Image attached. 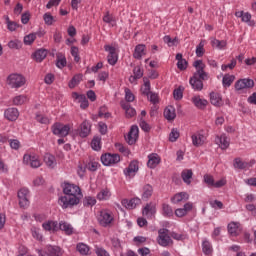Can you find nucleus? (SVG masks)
Instances as JSON below:
<instances>
[{"label": "nucleus", "mask_w": 256, "mask_h": 256, "mask_svg": "<svg viewBox=\"0 0 256 256\" xmlns=\"http://www.w3.org/2000/svg\"><path fill=\"white\" fill-rule=\"evenodd\" d=\"M62 189L64 196H61L58 199V203L62 209L75 207V205L81 202V199L83 198V192H81V188L79 186L69 182H64Z\"/></svg>", "instance_id": "nucleus-1"}, {"label": "nucleus", "mask_w": 256, "mask_h": 256, "mask_svg": "<svg viewBox=\"0 0 256 256\" xmlns=\"http://www.w3.org/2000/svg\"><path fill=\"white\" fill-rule=\"evenodd\" d=\"M196 72L190 78L189 83L194 91H203V81L208 79V74L205 72V64L203 60H196L193 63Z\"/></svg>", "instance_id": "nucleus-2"}, {"label": "nucleus", "mask_w": 256, "mask_h": 256, "mask_svg": "<svg viewBox=\"0 0 256 256\" xmlns=\"http://www.w3.org/2000/svg\"><path fill=\"white\" fill-rule=\"evenodd\" d=\"M6 83L10 89H15V91H17L26 85L27 79L22 74L12 73L7 77Z\"/></svg>", "instance_id": "nucleus-3"}, {"label": "nucleus", "mask_w": 256, "mask_h": 256, "mask_svg": "<svg viewBox=\"0 0 256 256\" xmlns=\"http://www.w3.org/2000/svg\"><path fill=\"white\" fill-rule=\"evenodd\" d=\"M98 223L102 227H111L113 221H115V217L113 216V212L111 210L103 209L98 214Z\"/></svg>", "instance_id": "nucleus-4"}, {"label": "nucleus", "mask_w": 256, "mask_h": 256, "mask_svg": "<svg viewBox=\"0 0 256 256\" xmlns=\"http://www.w3.org/2000/svg\"><path fill=\"white\" fill-rule=\"evenodd\" d=\"M52 133L57 137H67L69 131H71V124H63L61 122H56L52 125Z\"/></svg>", "instance_id": "nucleus-5"}, {"label": "nucleus", "mask_w": 256, "mask_h": 256, "mask_svg": "<svg viewBox=\"0 0 256 256\" xmlns=\"http://www.w3.org/2000/svg\"><path fill=\"white\" fill-rule=\"evenodd\" d=\"M157 243L160 247H169V245H173V239L169 236V230L166 228L158 230Z\"/></svg>", "instance_id": "nucleus-6"}, {"label": "nucleus", "mask_w": 256, "mask_h": 256, "mask_svg": "<svg viewBox=\"0 0 256 256\" xmlns=\"http://www.w3.org/2000/svg\"><path fill=\"white\" fill-rule=\"evenodd\" d=\"M23 164L29 165V167H32V169H39L41 166V160L35 153H26L23 156Z\"/></svg>", "instance_id": "nucleus-7"}, {"label": "nucleus", "mask_w": 256, "mask_h": 256, "mask_svg": "<svg viewBox=\"0 0 256 256\" xmlns=\"http://www.w3.org/2000/svg\"><path fill=\"white\" fill-rule=\"evenodd\" d=\"M100 159H101V163L105 167H113L121 161V156H119V154L106 153V154H103Z\"/></svg>", "instance_id": "nucleus-8"}, {"label": "nucleus", "mask_w": 256, "mask_h": 256, "mask_svg": "<svg viewBox=\"0 0 256 256\" xmlns=\"http://www.w3.org/2000/svg\"><path fill=\"white\" fill-rule=\"evenodd\" d=\"M236 91H243L244 89H253L255 87V81L251 78H242L236 81L235 85Z\"/></svg>", "instance_id": "nucleus-9"}, {"label": "nucleus", "mask_w": 256, "mask_h": 256, "mask_svg": "<svg viewBox=\"0 0 256 256\" xmlns=\"http://www.w3.org/2000/svg\"><path fill=\"white\" fill-rule=\"evenodd\" d=\"M191 139L194 147H203L207 142V135L203 131H197L191 135Z\"/></svg>", "instance_id": "nucleus-10"}, {"label": "nucleus", "mask_w": 256, "mask_h": 256, "mask_svg": "<svg viewBox=\"0 0 256 256\" xmlns=\"http://www.w3.org/2000/svg\"><path fill=\"white\" fill-rule=\"evenodd\" d=\"M139 172V162L137 160H133L130 162L127 168L123 170V173L127 179H133L135 175Z\"/></svg>", "instance_id": "nucleus-11"}, {"label": "nucleus", "mask_w": 256, "mask_h": 256, "mask_svg": "<svg viewBox=\"0 0 256 256\" xmlns=\"http://www.w3.org/2000/svg\"><path fill=\"white\" fill-rule=\"evenodd\" d=\"M215 143L222 149V151H225L229 149V146L231 145V139L227 137V134L222 133L215 137Z\"/></svg>", "instance_id": "nucleus-12"}, {"label": "nucleus", "mask_w": 256, "mask_h": 256, "mask_svg": "<svg viewBox=\"0 0 256 256\" xmlns=\"http://www.w3.org/2000/svg\"><path fill=\"white\" fill-rule=\"evenodd\" d=\"M104 50L108 53L107 61L109 65H116L119 57L117 56L115 47L111 45H105Z\"/></svg>", "instance_id": "nucleus-13"}, {"label": "nucleus", "mask_w": 256, "mask_h": 256, "mask_svg": "<svg viewBox=\"0 0 256 256\" xmlns=\"http://www.w3.org/2000/svg\"><path fill=\"white\" fill-rule=\"evenodd\" d=\"M18 199L20 207H29V189L21 188L18 191Z\"/></svg>", "instance_id": "nucleus-14"}, {"label": "nucleus", "mask_w": 256, "mask_h": 256, "mask_svg": "<svg viewBox=\"0 0 256 256\" xmlns=\"http://www.w3.org/2000/svg\"><path fill=\"white\" fill-rule=\"evenodd\" d=\"M137 139H139V127L137 125H133L126 137V141L128 145H135V143H137Z\"/></svg>", "instance_id": "nucleus-15"}, {"label": "nucleus", "mask_w": 256, "mask_h": 256, "mask_svg": "<svg viewBox=\"0 0 256 256\" xmlns=\"http://www.w3.org/2000/svg\"><path fill=\"white\" fill-rule=\"evenodd\" d=\"M91 135V122L84 120L79 126V136L82 138L89 137Z\"/></svg>", "instance_id": "nucleus-16"}, {"label": "nucleus", "mask_w": 256, "mask_h": 256, "mask_svg": "<svg viewBox=\"0 0 256 256\" xmlns=\"http://www.w3.org/2000/svg\"><path fill=\"white\" fill-rule=\"evenodd\" d=\"M42 229L49 233H57V231H59V222L55 220H47L42 224Z\"/></svg>", "instance_id": "nucleus-17"}, {"label": "nucleus", "mask_w": 256, "mask_h": 256, "mask_svg": "<svg viewBox=\"0 0 256 256\" xmlns=\"http://www.w3.org/2000/svg\"><path fill=\"white\" fill-rule=\"evenodd\" d=\"M159 163H161V157L159 154L151 153L148 155L147 167H149V169H155Z\"/></svg>", "instance_id": "nucleus-18"}, {"label": "nucleus", "mask_w": 256, "mask_h": 256, "mask_svg": "<svg viewBox=\"0 0 256 256\" xmlns=\"http://www.w3.org/2000/svg\"><path fill=\"white\" fill-rule=\"evenodd\" d=\"M228 233L231 237H237L241 233V224L239 222H230L227 226Z\"/></svg>", "instance_id": "nucleus-19"}, {"label": "nucleus", "mask_w": 256, "mask_h": 256, "mask_svg": "<svg viewBox=\"0 0 256 256\" xmlns=\"http://www.w3.org/2000/svg\"><path fill=\"white\" fill-rule=\"evenodd\" d=\"M189 211H193V204L191 202L184 204L183 208H177L175 210V215L176 217H185Z\"/></svg>", "instance_id": "nucleus-20"}, {"label": "nucleus", "mask_w": 256, "mask_h": 256, "mask_svg": "<svg viewBox=\"0 0 256 256\" xmlns=\"http://www.w3.org/2000/svg\"><path fill=\"white\" fill-rule=\"evenodd\" d=\"M210 103L211 105H214V107H223L224 102L221 94L217 92L210 93Z\"/></svg>", "instance_id": "nucleus-21"}, {"label": "nucleus", "mask_w": 256, "mask_h": 256, "mask_svg": "<svg viewBox=\"0 0 256 256\" xmlns=\"http://www.w3.org/2000/svg\"><path fill=\"white\" fill-rule=\"evenodd\" d=\"M4 117L8 121H17L19 119V110L17 108H8L4 111Z\"/></svg>", "instance_id": "nucleus-22"}, {"label": "nucleus", "mask_w": 256, "mask_h": 256, "mask_svg": "<svg viewBox=\"0 0 256 256\" xmlns=\"http://www.w3.org/2000/svg\"><path fill=\"white\" fill-rule=\"evenodd\" d=\"M121 204L123 205V207H125L126 209H135L137 207V205H141V200L139 198H132L130 200L128 199H123L121 201Z\"/></svg>", "instance_id": "nucleus-23"}, {"label": "nucleus", "mask_w": 256, "mask_h": 256, "mask_svg": "<svg viewBox=\"0 0 256 256\" xmlns=\"http://www.w3.org/2000/svg\"><path fill=\"white\" fill-rule=\"evenodd\" d=\"M59 231H63L65 235H73L74 228L73 225H71L69 222L60 221L58 224Z\"/></svg>", "instance_id": "nucleus-24"}, {"label": "nucleus", "mask_w": 256, "mask_h": 256, "mask_svg": "<svg viewBox=\"0 0 256 256\" xmlns=\"http://www.w3.org/2000/svg\"><path fill=\"white\" fill-rule=\"evenodd\" d=\"M171 201L172 203H174V205H177V203H183V201H189V193L187 192L177 193L171 198Z\"/></svg>", "instance_id": "nucleus-25"}, {"label": "nucleus", "mask_w": 256, "mask_h": 256, "mask_svg": "<svg viewBox=\"0 0 256 256\" xmlns=\"http://www.w3.org/2000/svg\"><path fill=\"white\" fill-rule=\"evenodd\" d=\"M153 195V186L151 184H146L142 187V200L148 201V199H151Z\"/></svg>", "instance_id": "nucleus-26"}, {"label": "nucleus", "mask_w": 256, "mask_h": 256, "mask_svg": "<svg viewBox=\"0 0 256 256\" xmlns=\"http://www.w3.org/2000/svg\"><path fill=\"white\" fill-rule=\"evenodd\" d=\"M191 101L197 109H205L208 104L207 100L201 98L199 95L193 96Z\"/></svg>", "instance_id": "nucleus-27"}, {"label": "nucleus", "mask_w": 256, "mask_h": 256, "mask_svg": "<svg viewBox=\"0 0 256 256\" xmlns=\"http://www.w3.org/2000/svg\"><path fill=\"white\" fill-rule=\"evenodd\" d=\"M142 213L145 217H153L157 213V206L151 202L144 207Z\"/></svg>", "instance_id": "nucleus-28"}, {"label": "nucleus", "mask_w": 256, "mask_h": 256, "mask_svg": "<svg viewBox=\"0 0 256 256\" xmlns=\"http://www.w3.org/2000/svg\"><path fill=\"white\" fill-rule=\"evenodd\" d=\"M121 107L122 109H124L126 117H135V115H137V111L135 110V108L131 107V104L122 101Z\"/></svg>", "instance_id": "nucleus-29"}, {"label": "nucleus", "mask_w": 256, "mask_h": 256, "mask_svg": "<svg viewBox=\"0 0 256 256\" xmlns=\"http://www.w3.org/2000/svg\"><path fill=\"white\" fill-rule=\"evenodd\" d=\"M44 163L49 167L50 169H55L57 166V161L55 160V156H53L50 153H46L44 155Z\"/></svg>", "instance_id": "nucleus-30"}, {"label": "nucleus", "mask_w": 256, "mask_h": 256, "mask_svg": "<svg viewBox=\"0 0 256 256\" xmlns=\"http://www.w3.org/2000/svg\"><path fill=\"white\" fill-rule=\"evenodd\" d=\"M145 49H146L145 44H138L134 49V53H133L134 59H142L145 55Z\"/></svg>", "instance_id": "nucleus-31"}, {"label": "nucleus", "mask_w": 256, "mask_h": 256, "mask_svg": "<svg viewBox=\"0 0 256 256\" xmlns=\"http://www.w3.org/2000/svg\"><path fill=\"white\" fill-rule=\"evenodd\" d=\"M164 117L167 119V121H173L175 120V117H177V113L175 112V107L168 106L164 110Z\"/></svg>", "instance_id": "nucleus-32"}, {"label": "nucleus", "mask_w": 256, "mask_h": 256, "mask_svg": "<svg viewBox=\"0 0 256 256\" xmlns=\"http://www.w3.org/2000/svg\"><path fill=\"white\" fill-rule=\"evenodd\" d=\"M181 177L184 183H186V185H191V181L193 179V170L191 169L183 170L181 173Z\"/></svg>", "instance_id": "nucleus-33"}, {"label": "nucleus", "mask_w": 256, "mask_h": 256, "mask_svg": "<svg viewBox=\"0 0 256 256\" xmlns=\"http://www.w3.org/2000/svg\"><path fill=\"white\" fill-rule=\"evenodd\" d=\"M251 165L248 162L243 161V159L241 158H235L234 159V163H233V167L234 169H247L249 168Z\"/></svg>", "instance_id": "nucleus-34"}, {"label": "nucleus", "mask_w": 256, "mask_h": 256, "mask_svg": "<svg viewBox=\"0 0 256 256\" xmlns=\"http://www.w3.org/2000/svg\"><path fill=\"white\" fill-rule=\"evenodd\" d=\"M45 253L48 256H61L62 255L61 248L58 246H47Z\"/></svg>", "instance_id": "nucleus-35"}, {"label": "nucleus", "mask_w": 256, "mask_h": 256, "mask_svg": "<svg viewBox=\"0 0 256 256\" xmlns=\"http://www.w3.org/2000/svg\"><path fill=\"white\" fill-rule=\"evenodd\" d=\"M176 60H178L177 62V67L180 71H185V69H187V60L183 59V54L178 53L176 54Z\"/></svg>", "instance_id": "nucleus-36"}, {"label": "nucleus", "mask_w": 256, "mask_h": 256, "mask_svg": "<svg viewBox=\"0 0 256 256\" xmlns=\"http://www.w3.org/2000/svg\"><path fill=\"white\" fill-rule=\"evenodd\" d=\"M27 101H29V98L27 97V95L21 94V95L15 96L12 100V103L13 105L20 106V105H25Z\"/></svg>", "instance_id": "nucleus-37"}, {"label": "nucleus", "mask_w": 256, "mask_h": 256, "mask_svg": "<svg viewBox=\"0 0 256 256\" xmlns=\"http://www.w3.org/2000/svg\"><path fill=\"white\" fill-rule=\"evenodd\" d=\"M45 57H47V50L45 49L36 50L33 54V58L35 61H37V63H41Z\"/></svg>", "instance_id": "nucleus-38"}, {"label": "nucleus", "mask_w": 256, "mask_h": 256, "mask_svg": "<svg viewBox=\"0 0 256 256\" xmlns=\"http://www.w3.org/2000/svg\"><path fill=\"white\" fill-rule=\"evenodd\" d=\"M143 82L144 84L141 87V93L147 97L151 93V82L149 81V78H143Z\"/></svg>", "instance_id": "nucleus-39"}, {"label": "nucleus", "mask_w": 256, "mask_h": 256, "mask_svg": "<svg viewBox=\"0 0 256 256\" xmlns=\"http://www.w3.org/2000/svg\"><path fill=\"white\" fill-rule=\"evenodd\" d=\"M103 22L107 23L111 27H115V25H117V20L115 19V16H113V14H110L109 12H106L104 14Z\"/></svg>", "instance_id": "nucleus-40"}, {"label": "nucleus", "mask_w": 256, "mask_h": 256, "mask_svg": "<svg viewBox=\"0 0 256 256\" xmlns=\"http://www.w3.org/2000/svg\"><path fill=\"white\" fill-rule=\"evenodd\" d=\"M76 251H78V253H80V255H89V245L83 243V242H79L76 245Z\"/></svg>", "instance_id": "nucleus-41"}, {"label": "nucleus", "mask_w": 256, "mask_h": 256, "mask_svg": "<svg viewBox=\"0 0 256 256\" xmlns=\"http://www.w3.org/2000/svg\"><path fill=\"white\" fill-rule=\"evenodd\" d=\"M163 41L168 47H177V45H179V38L177 37L171 38V36L166 35L163 37Z\"/></svg>", "instance_id": "nucleus-42"}, {"label": "nucleus", "mask_w": 256, "mask_h": 256, "mask_svg": "<svg viewBox=\"0 0 256 256\" xmlns=\"http://www.w3.org/2000/svg\"><path fill=\"white\" fill-rule=\"evenodd\" d=\"M98 201H107L111 199V191L109 189H103L97 194Z\"/></svg>", "instance_id": "nucleus-43"}, {"label": "nucleus", "mask_w": 256, "mask_h": 256, "mask_svg": "<svg viewBox=\"0 0 256 256\" xmlns=\"http://www.w3.org/2000/svg\"><path fill=\"white\" fill-rule=\"evenodd\" d=\"M233 81H235V75L225 74L222 78V85L223 87H231Z\"/></svg>", "instance_id": "nucleus-44"}, {"label": "nucleus", "mask_w": 256, "mask_h": 256, "mask_svg": "<svg viewBox=\"0 0 256 256\" xmlns=\"http://www.w3.org/2000/svg\"><path fill=\"white\" fill-rule=\"evenodd\" d=\"M83 79V76L81 74H77L75 75L71 81L68 84V87L70 89H75V87H77V85H79V83H81V80Z\"/></svg>", "instance_id": "nucleus-45"}, {"label": "nucleus", "mask_w": 256, "mask_h": 256, "mask_svg": "<svg viewBox=\"0 0 256 256\" xmlns=\"http://www.w3.org/2000/svg\"><path fill=\"white\" fill-rule=\"evenodd\" d=\"M202 251L205 255H211V253H213V246H211V242H209V240H204L202 242Z\"/></svg>", "instance_id": "nucleus-46"}, {"label": "nucleus", "mask_w": 256, "mask_h": 256, "mask_svg": "<svg viewBox=\"0 0 256 256\" xmlns=\"http://www.w3.org/2000/svg\"><path fill=\"white\" fill-rule=\"evenodd\" d=\"M212 47H215L216 49H220L223 50L225 49V47H227V41L225 40H217V39H213L211 41Z\"/></svg>", "instance_id": "nucleus-47"}, {"label": "nucleus", "mask_w": 256, "mask_h": 256, "mask_svg": "<svg viewBox=\"0 0 256 256\" xmlns=\"http://www.w3.org/2000/svg\"><path fill=\"white\" fill-rule=\"evenodd\" d=\"M83 205L84 207H93L94 205H97V199L92 196H85L83 199Z\"/></svg>", "instance_id": "nucleus-48"}, {"label": "nucleus", "mask_w": 256, "mask_h": 256, "mask_svg": "<svg viewBox=\"0 0 256 256\" xmlns=\"http://www.w3.org/2000/svg\"><path fill=\"white\" fill-rule=\"evenodd\" d=\"M91 147L93 151H101V137H94L91 142Z\"/></svg>", "instance_id": "nucleus-49"}, {"label": "nucleus", "mask_w": 256, "mask_h": 256, "mask_svg": "<svg viewBox=\"0 0 256 256\" xmlns=\"http://www.w3.org/2000/svg\"><path fill=\"white\" fill-rule=\"evenodd\" d=\"M35 39H37V33H30L24 36V45H33V43H35Z\"/></svg>", "instance_id": "nucleus-50"}, {"label": "nucleus", "mask_w": 256, "mask_h": 256, "mask_svg": "<svg viewBox=\"0 0 256 256\" xmlns=\"http://www.w3.org/2000/svg\"><path fill=\"white\" fill-rule=\"evenodd\" d=\"M180 132L179 129L177 128H172L170 134H169V141L170 143H175V141H177V139H179L180 137Z\"/></svg>", "instance_id": "nucleus-51"}, {"label": "nucleus", "mask_w": 256, "mask_h": 256, "mask_svg": "<svg viewBox=\"0 0 256 256\" xmlns=\"http://www.w3.org/2000/svg\"><path fill=\"white\" fill-rule=\"evenodd\" d=\"M241 21L243 23H247L250 27L255 26V21L251 20V13L249 12H244V15L241 18Z\"/></svg>", "instance_id": "nucleus-52"}, {"label": "nucleus", "mask_w": 256, "mask_h": 256, "mask_svg": "<svg viewBox=\"0 0 256 256\" xmlns=\"http://www.w3.org/2000/svg\"><path fill=\"white\" fill-rule=\"evenodd\" d=\"M205 55V40H202L196 47V57H203Z\"/></svg>", "instance_id": "nucleus-53"}, {"label": "nucleus", "mask_w": 256, "mask_h": 256, "mask_svg": "<svg viewBox=\"0 0 256 256\" xmlns=\"http://www.w3.org/2000/svg\"><path fill=\"white\" fill-rule=\"evenodd\" d=\"M85 171H87V165L79 162L77 166V175L80 179H83V177H85Z\"/></svg>", "instance_id": "nucleus-54"}, {"label": "nucleus", "mask_w": 256, "mask_h": 256, "mask_svg": "<svg viewBox=\"0 0 256 256\" xmlns=\"http://www.w3.org/2000/svg\"><path fill=\"white\" fill-rule=\"evenodd\" d=\"M124 92L125 101H127V103H133L135 101V95L133 94V92H131V89L125 88Z\"/></svg>", "instance_id": "nucleus-55"}, {"label": "nucleus", "mask_w": 256, "mask_h": 256, "mask_svg": "<svg viewBox=\"0 0 256 256\" xmlns=\"http://www.w3.org/2000/svg\"><path fill=\"white\" fill-rule=\"evenodd\" d=\"M36 121L42 125H49L51 123V120L47 116L41 114H36Z\"/></svg>", "instance_id": "nucleus-56"}, {"label": "nucleus", "mask_w": 256, "mask_h": 256, "mask_svg": "<svg viewBox=\"0 0 256 256\" xmlns=\"http://www.w3.org/2000/svg\"><path fill=\"white\" fill-rule=\"evenodd\" d=\"M43 20L45 22L46 25H53L54 21H55V17H53V15H51V13L47 12L43 15Z\"/></svg>", "instance_id": "nucleus-57"}, {"label": "nucleus", "mask_w": 256, "mask_h": 256, "mask_svg": "<svg viewBox=\"0 0 256 256\" xmlns=\"http://www.w3.org/2000/svg\"><path fill=\"white\" fill-rule=\"evenodd\" d=\"M9 49H21L23 47V43L20 40H12L8 42Z\"/></svg>", "instance_id": "nucleus-58"}, {"label": "nucleus", "mask_w": 256, "mask_h": 256, "mask_svg": "<svg viewBox=\"0 0 256 256\" xmlns=\"http://www.w3.org/2000/svg\"><path fill=\"white\" fill-rule=\"evenodd\" d=\"M204 183H206V185H208V187H214V185H215V178H213L212 175L205 174L204 175Z\"/></svg>", "instance_id": "nucleus-59"}, {"label": "nucleus", "mask_w": 256, "mask_h": 256, "mask_svg": "<svg viewBox=\"0 0 256 256\" xmlns=\"http://www.w3.org/2000/svg\"><path fill=\"white\" fill-rule=\"evenodd\" d=\"M162 211L165 217H172L173 215V208H171L168 204H163Z\"/></svg>", "instance_id": "nucleus-60"}, {"label": "nucleus", "mask_w": 256, "mask_h": 256, "mask_svg": "<svg viewBox=\"0 0 256 256\" xmlns=\"http://www.w3.org/2000/svg\"><path fill=\"white\" fill-rule=\"evenodd\" d=\"M173 97L176 101H181L183 99V88L179 87L174 90Z\"/></svg>", "instance_id": "nucleus-61"}, {"label": "nucleus", "mask_w": 256, "mask_h": 256, "mask_svg": "<svg viewBox=\"0 0 256 256\" xmlns=\"http://www.w3.org/2000/svg\"><path fill=\"white\" fill-rule=\"evenodd\" d=\"M99 164L98 162L96 161H90L87 165H86V168L88 169V171H91V172H95L97 171V169H99Z\"/></svg>", "instance_id": "nucleus-62"}, {"label": "nucleus", "mask_w": 256, "mask_h": 256, "mask_svg": "<svg viewBox=\"0 0 256 256\" xmlns=\"http://www.w3.org/2000/svg\"><path fill=\"white\" fill-rule=\"evenodd\" d=\"M9 145H10L11 149H14V151H18V149H20V147H21V142H19V140H17V139H10Z\"/></svg>", "instance_id": "nucleus-63"}, {"label": "nucleus", "mask_w": 256, "mask_h": 256, "mask_svg": "<svg viewBox=\"0 0 256 256\" xmlns=\"http://www.w3.org/2000/svg\"><path fill=\"white\" fill-rule=\"evenodd\" d=\"M210 207L212 209H223V202L219 200L210 201Z\"/></svg>", "instance_id": "nucleus-64"}]
</instances>
